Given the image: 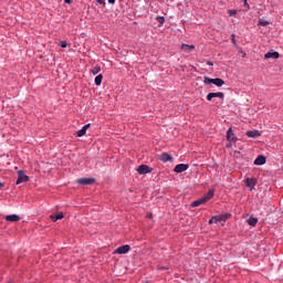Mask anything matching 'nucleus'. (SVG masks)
<instances>
[{
	"label": "nucleus",
	"mask_w": 283,
	"mask_h": 283,
	"mask_svg": "<svg viewBox=\"0 0 283 283\" xmlns=\"http://www.w3.org/2000/svg\"><path fill=\"white\" fill-rule=\"evenodd\" d=\"M227 220H229V216L228 214H223V216H213L210 220H209V224H218L220 222H227Z\"/></svg>",
	"instance_id": "nucleus-1"
},
{
	"label": "nucleus",
	"mask_w": 283,
	"mask_h": 283,
	"mask_svg": "<svg viewBox=\"0 0 283 283\" xmlns=\"http://www.w3.org/2000/svg\"><path fill=\"white\" fill-rule=\"evenodd\" d=\"M28 180H30V177L28 175H25V172L23 170H19L15 185H21L22 182H28Z\"/></svg>",
	"instance_id": "nucleus-2"
},
{
	"label": "nucleus",
	"mask_w": 283,
	"mask_h": 283,
	"mask_svg": "<svg viewBox=\"0 0 283 283\" xmlns=\"http://www.w3.org/2000/svg\"><path fill=\"white\" fill-rule=\"evenodd\" d=\"M213 98H220V101H224V93L223 92H217V93H209L207 95V101L211 103Z\"/></svg>",
	"instance_id": "nucleus-3"
},
{
	"label": "nucleus",
	"mask_w": 283,
	"mask_h": 283,
	"mask_svg": "<svg viewBox=\"0 0 283 283\" xmlns=\"http://www.w3.org/2000/svg\"><path fill=\"white\" fill-rule=\"evenodd\" d=\"M132 247H129V244H125L122 247H118L114 253H117L118 255H125V253H129Z\"/></svg>",
	"instance_id": "nucleus-4"
},
{
	"label": "nucleus",
	"mask_w": 283,
	"mask_h": 283,
	"mask_svg": "<svg viewBox=\"0 0 283 283\" xmlns=\"http://www.w3.org/2000/svg\"><path fill=\"white\" fill-rule=\"evenodd\" d=\"M187 169H189L188 164H179V165L175 166L174 171H175V174H182V172L187 171Z\"/></svg>",
	"instance_id": "nucleus-5"
},
{
	"label": "nucleus",
	"mask_w": 283,
	"mask_h": 283,
	"mask_svg": "<svg viewBox=\"0 0 283 283\" xmlns=\"http://www.w3.org/2000/svg\"><path fill=\"white\" fill-rule=\"evenodd\" d=\"M137 172L139 174V176H143L145 174H151V168L147 165H140L137 168Z\"/></svg>",
	"instance_id": "nucleus-6"
},
{
	"label": "nucleus",
	"mask_w": 283,
	"mask_h": 283,
	"mask_svg": "<svg viewBox=\"0 0 283 283\" xmlns=\"http://www.w3.org/2000/svg\"><path fill=\"white\" fill-rule=\"evenodd\" d=\"M227 140H229V143H237L238 142V137L235 136V134H233V128H229L227 130Z\"/></svg>",
	"instance_id": "nucleus-7"
},
{
	"label": "nucleus",
	"mask_w": 283,
	"mask_h": 283,
	"mask_svg": "<svg viewBox=\"0 0 283 283\" xmlns=\"http://www.w3.org/2000/svg\"><path fill=\"white\" fill-rule=\"evenodd\" d=\"M95 182H96V179H94V178H80V179H77V184L78 185H84V186L94 185Z\"/></svg>",
	"instance_id": "nucleus-8"
},
{
	"label": "nucleus",
	"mask_w": 283,
	"mask_h": 283,
	"mask_svg": "<svg viewBox=\"0 0 283 283\" xmlns=\"http://www.w3.org/2000/svg\"><path fill=\"white\" fill-rule=\"evenodd\" d=\"M254 165L256 167H262V165H266V157L263 155H259L255 159H254Z\"/></svg>",
	"instance_id": "nucleus-9"
},
{
	"label": "nucleus",
	"mask_w": 283,
	"mask_h": 283,
	"mask_svg": "<svg viewBox=\"0 0 283 283\" xmlns=\"http://www.w3.org/2000/svg\"><path fill=\"white\" fill-rule=\"evenodd\" d=\"M245 136H248V138H260L262 134L260 133V130L253 129V130H248L245 133Z\"/></svg>",
	"instance_id": "nucleus-10"
},
{
	"label": "nucleus",
	"mask_w": 283,
	"mask_h": 283,
	"mask_svg": "<svg viewBox=\"0 0 283 283\" xmlns=\"http://www.w3.org/2000/svg\"><path fill=\"white\" fill-rule=\"evenodd\" d=\"M159 160L161 163H171V160H174V157H171L169 153H163L161 155H159Z\"/></svg>",
	"instance_id": "nucleus-11"
},
{
	"label": "nucleus",
	"mask_w": 283,
	"mask_h": 283,
	"mask_svg": "<svg viewBox=\"0 0 283 283\" xmlns=\"http://www.w3.org/2000/svg\"><path fill=\"white\" fill-rule=\"evenodd\" d=\"M245 187H248L250 189V191H253L255 189V179L247 178L245 179Z\"/></svg>",
	"instance_id": "nucleus-12"
},
{
	"label": "nucleus",
	"mask_w": 283,
	"mask_h": 283,
	"mask_svg": "<svg viewBox=\"0 0 283 283\" xmlns=\"http://www.w3.org/2000/svg\"><path fill=\"white\" fill-rule=\"evenodd\" d=\"M279 57H280V53L273 50L264 54V59H279Z\"/></svg>",
	"instance_id": "nucleus-13"
},
{
	"label": "nucleus",
	"mask_w": 283,
	"mask_h": 283,
	"mask_svg": "<svg viewBox=\"0 0 283 283\" xmlns=\"http://www.w3.org/2000/svg\"><path fill=\"white\" fill-rule=\"evenodd\" d=\"M7 222H19L21 220V217L18 214H9L6 217Z\"/></svg>",
	"instance_id": "nucleus-14"
},
{
	"label": "nucleus",
	"mask_w": 283,
	"mask_h": 283,
	"mask_svg": "<svg viewBox=\"0 0 283 283\" xmlns=\"http://www.w3.org/2000/svg\"><path fill=\"white\" fill-rule=\"evenodd\" d=\"M207 201H206V199H203L202 197L201 198H199V199H197V200H195L190 206L191 207H200V205H205Z\"/></svg>",
	"instance_id": "nucleus-15"
},
{
	"label": "nucleus",
	"mask_w": 283,
	"mask_h": 283,
	"mask_svg": "<svg viewBox=\"0 0 283 283\" xmlns=\"http://www.w3.org/2000/svg\"><path fill=\"white\" fill-rule=\"evenodd\" d=\"M212 85H216L217 87H222V85H224V80L216 77L213 78Z\"/></svg>",
	"instance_id": "nucleus-16"
},
{
	"label": "nucleus",
	"mask_w": 283,
	"mask_h": 283,
	"mask_svg": "<svg viewBox=\"0 0 283 283\" xmlns=\"http://www.w3.org/2000/svg\"><path fill=\"white\" fill-rule=\"evenodd\" d=\"M214 196V190L210 189L202 198L206 199V202H209Z\"/></svg>",
	"instance_id": "nucleus-17"
},
{
	"label": "nucleus",
	"mask_w": 283,
	"mask_h": 283,
	"mask_svg": "<svg viewBox=\"0 0 283 283\" xmlns=\"http://www.w3.org/2000/svg\"><path fill=\"white\" fill-rule=\"evenodd\" d=\"M181 50L185 52H192V50H196V45L181 44Z\"/></svg>",
	"instance_id": "nucleus-18"
},
{
	"label": "nucleus",
	"mask_w": 283,
	"mask_h": 283,
	"mask_svg": "<svg viewBox=\"0 0 283 283\" xmlns=\"http://www.w3.org/2000/svg\"><path fill=\"white\" fill-rule=\"evenodd\" d=\"M63 212H59L57 214H51V220H53V222H57V220H63Z\"/></svg>",
	"instance_id": "nucleus-19"
},
{
	"label": "nucleus",
	"mask_w": 283,
	"mask_h": 283,
	"mask_svg": "<svg viewBox=\"0 0 283 283\" xmlns=\"http://www.w3.org/2000/svg\"><path fill=\"white\" fill-rule=\"evenodd\" d=\"M248 224H250V227H255V224H258V218L255 217H250L248 219Z\"/></svg>",
	"instance_id": "nucleus-20"
},
{
	"label": "nucleus",
	"mask_w": 283,
	"mask_h": 283,
	"mask_svg": "<svg viewBox=\"0 0 283 283\" xmlns=\"http://www.w3.org/2000/svg\"><path fill=\"white\" fill-rule=\"evenodd\" d=\"M103 83V74L95 76V85L99 86Z\"/></svg>",
	"instance_id": "nucleus-21"
},
{
	"label": "nucleus",
	"mask_w": 283,
	"mask_h": 283,
	"mask_svg": "<svg viewBox=\"0 0 283 283\" xmlns=\"http://www.w3.org/2000/svg\"><path fill=\"white\" fill-rule=\"evenodd\" d=\"M101 72V65H96L91 70L93 76H96Z\"/></svg>",
	"instance_id": "nucleus-22"
},
{
	"label": "nucleus",
	"mask_w": 283,
	"mask_h": 283,
	"mask_svg": "<svg viewBox=\"0 0 283 283\" xmlns=\"http://www.w3.org/2000/svg\"><path fill=\"white\" fill-rule=\"evenodd\" d=\"M203 83H205V85H213V78H211L209 76H205Z\"/></svg>",
	"instance_id": "nucleus-23"
},
{
	"label": "nucleus",
	"mask_w": 283,
	"mask_h": 283,
	"mask_svg": "<svg viewBox=\"0 0 283 283\" xmlns=\"http://www.w3.org/2000/svg\"><path fill=\"white\" fill-rule=\"evenodd\" d=\"M85 134H87V130H85L83 127L76 132V136L78 138H82V136H85Z\"/></svg>",
	"instance_id": "nucleus-24"
},
{
	"label": "nucleus",
	"mask_w": 283,
	"mask_h": 283,
	"mask_svg": "<svg viewBox=\"0 0 283 283\" xmlns=\"http://www.w3.org/2000/svg\"><path fill=\"white\" fill-rule=\"evenodd\" d=\"M156 22L159 23L160 25H164L165 24V17L157 15L156 17Z\"/></svg>",
	"instance_id": "nucleus-25"
},
{
	"label": "nucleus",
	"mask_w": 283,
	"mask_h": 283,
	"mask_svg": "<svg viewBox=\"0 0 283 283\" xmlns=\"http://www.w3.org/2000/svg\"><path fill=\"white\" fill-rule=\"evenodd\" d=\"M271 22L264 20V19H260L259 20V25H262L263 28H266V25H270Z\"/></svg>",
	"instance_id": "nucleus-26"
},
{
	"label": "nucleus",
	"mask_w": 283,
	"mask_h": 283,
	"mask_svg": "<svg viewBox=\"0 0 283 283\" xmlns=\"http://www.w3.org/2000/svg\"><path fill=\"white\" fill-rule=\"evenodd\" d=\"M243 7L245 8V12H249V10H251V6L247 0H243Z\"/></svg>",
	"instance_id": "nucleus-27"
},
{
	"label": "nucleus",
	"mask_w": 283,
	"mask_h": 283,
	"mask_svg": "<svg viewBox=\"0 0 283 283\" xmlns=\"http://www.w3.org/2000/svg\"><path fill=\"white\" fill-rule=\"evenodd\" d=\"M229 17H235L238 14V10L231 9L228 11Z\"/></svg>",
	"instance_id": "nucleus-28"
},
{
	"label": "nucleus",
	"mask_w": 283,
	"mask_h": 283,
	"mask_svg": "<svg viewBox=\"0 0 283 283\" xmlns=\"http://www.w3.org/2000/svg\"><path fill=\"white\" fill-rule=\"evenodd\" d=\"M231 42L233 45L238 46V42H235V34H231Z\"/></svg>",
	"instance_id": "nucleus-29"
},
{
	"label": "nucleus",
	"mask_w": 283,
	"mask_h": 283,
	"mask_svg": "<svg viewBox=\"0 0 283 283\" xmlns=\"http://www.w3.org/2000/svg\"><path fill=\"white\" fill-rule=\"evenodd\" d=\"M60 48H67V42L66 41H60Z\"/></svg>",
	"instance_id": "nucleus-30"
},
{
	"label": "nucleus",
	"mask_w": 283,
	"mask_h": 283,
	"mask_svg": "<svg viewBox=\"0 0 283 283\" xmlns=\"http://www.w3.org/2000/svg\"><path fill=\"white\" fill-rule=\"evenodd\" d=\"M97 3H99V6L105 4V0H96Z\"/></svg>",
	"instance_id": "nucleus-31"
},
{
	"label": "nucleus",
	"mask_w": 283,
	"mask_h": 283,
	"mask_svg": "<svg viewBox=\"0 0 283 283\" xmlns=\"http://www.w3.org/2000/svg\"><path fill=\"white\" fill-rule=\"evenodd\" d=\"M158 271H167V266H159Z\"/></svg>",
	"instance_id": "nucleus-32"
},
{
	"label": "nucleus",
	"mask_w": 283,
	"mask_h": 283,
	"mask_svg": "<svg viewBox=\"0 0 283 283\" xmlns=\"http://www.w3.org/2000/svg\"><path fill=\"white\" fill-rule=\"evenodd\" d=\"M82 128H84L87 132V129H90V124L84 125Z\"/></svg>",
	"instance_id": "nucleus-33"
},
{
	"label": "nucleus",
	"mask_w": 283,
	"mask_h": 283,
	"mask_svg": "<svg viewBox=\"0 0 283 283\" xmlns=\"http://www.w3.org/2000/svg\"><path fill=\"white\" fill-rule=\"evenodd\" d=\"M82 128H84L87 132V129H90V124L84 125Z\"/></svg>",
	"instance_id": "nucleus-34"
},
{
	"label": "nucleus",
	"mask_w": 283,
	"mask_h": 283,
	"mask_svg": "<svg viewBox=\"0 0 283 283\" xmlns=\"http://www.w3.org/2000/svg\"><path fill=\"white\" fill-rule=\"evenodd\" d=\"M108 3H109L111 6H114V3H116V0H108Z\"/></svg>",
	"instance_id": "nucleus-35"
},
{
	"label": "nucleus",
	"mask_w": 283,
	"mask_h": 283,
	"mask_svg": "<svg viewBox=\"0 0 283 283\" xmlns=\"http://www.w3.org/2000/svg\"><path fill=\"white\" fill-rule=\"evenodd\" d=\"M64 3H67L70 6V3H72V0H64Z\"/></svg>",
	"instance_id": "nucleus-36"
},
{
	"label": "nucleus",
	"mask_w": 283,
	"mask_h": 283,
	"mask_svg": "<svg viewBox=\"0 0 283 283\" xmlns=\"http://www.w3.org/2000/svg\"><path fill=\"white\" fill-rule=\"evenodd\" d=\"M207 65L213 66V62L208 61V62H207Z\"/></svg>",
	"instance_id": "nucleus-37"
},
{
	"label": "nucleus",
	"mask_w": 283,
	"mask_h": 283,
	"mask_svg": "<svg viewBox=\"0 0 283 283\" xmlns=\"http://www.w3.org/2000/svg\"><path fill=\"white\" fill-rule=\"evenodd\" d=\"M1 187H3V182H0V189H1Z\"/></svg>",
	"instance_id": "nucleus-38"
},
{
	"label": "nucleus",
	"mask_w": 283,
	"mask_h": 283,
	"mask_svg": "<svg viewBox=\"0 0 283 283\" xmlns=\"http://www.w3.org/2000/svg\"><path fill=\"white\" fill-rule=\"evenodd\" d=\"M148 218H153V214L150 213V214H148Z\"/></svg>",
	"instance_id": "nucleus-39"
}]
</instances>
